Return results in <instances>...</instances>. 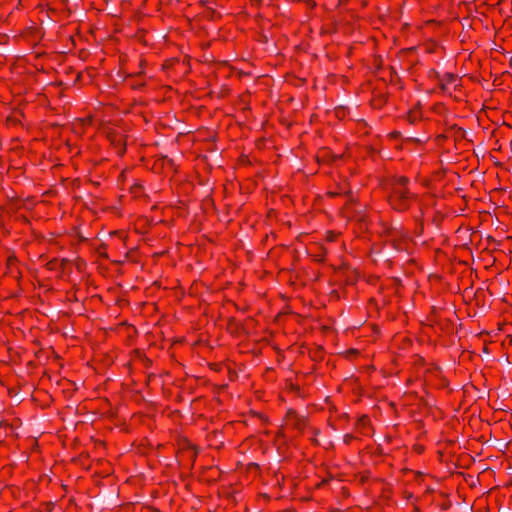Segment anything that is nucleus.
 Instances as JSON below:
<instances>
[{
  "label": "nucleus",
  "instance_id": "2",
  "mask_svg": "<svg viewBox=\"0 0 512 512\" xmlns=\"http://www.w3.org/2000/svg\"><path fill=\"white\" fill-rule=\"evenodd\" d=\"M440 87L444 92L451 93L459 85V78L452 73H444L440 79Z\"/></svg>",
  "mask_w": 512,
  "mask_h": 512
},
{
  "label": "nucleus",
  "instance_id": "1",
  "mask_svg": "<svg viewBox=\"0 0 512 512\" xmlns=\"http://www.w3.org/2000/svg\"><path fill=\"white\" fill-rule=\"evenodd\" d=\"M408 179L400 176L392 184V191L389 196V203L394 210H406L413 198V195L407 188Z\"/></svg>",
  "mask_w": 512,
  "mask_h": 512
},
{
  "label": "nucleus",
  "instance_id": "3",
  "mask_svg": "<svg viewBox=\"0 0 512 512\" xmlns=\"http://www.w3.org/2000/svg\"><path fill=\"white\" fill-rule=\"evenodd\" d=\"M110 142L115 146L117 149V153L122 155L125 152V141L122 136L115 135L112 132H109L107 135Z\"/></svg>",
  "mask_w": 512,
  "mask_h": 512
}]
</instances>
